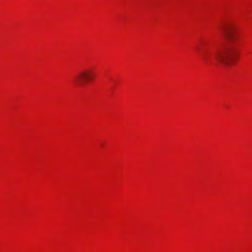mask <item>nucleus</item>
<instances>
[{
    "instance_id": "f257e3e1",
    "label": "nucleus",
    "mask_w": 252,
    "mask_h": 252,
    "mask_svg": "<svg viewBox=\"0 0 252 252\" xmlns=\"http://www.w3.org/2000/svg\"><path fill=\"white\" fill-rule=\"evenodd\" d=\"M222 30L230 44L226 48L217 47L205 52L202 54V59L207 64L221 63L228 65L237 54L236 43L239 33L237 26L229 22L224 26Z\"/></svg>"
},
{
    "instance_id": "f03ea898",
    "label": "nucleus",
    "mask_w": 252,
    "mask_h": 252,
    "mask_svg": "<svg viewBox=\"0 0 252 252\" xmlns=\"http://www.w3.org/2000/svg\"><path fill=\"white\" fill-rule=\"evenodd\" d=\"M95 76L94 71L91 69H87L79 72L74 77V81L77 85L81 86L85 82L94 79Z\"/></svg>"
}]
</instances>
